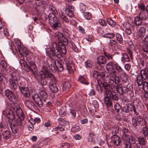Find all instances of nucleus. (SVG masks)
Here are the masks:
<instances>
[{
    "label": "nucleus",
    "instance_id": "obj_1",
    "mask_svg": "<svg viewBox=\"0 0 148 148\" xmlns=\"http://www.w3.org/2000/svg\"><path fill=\"white\" fill-rule=\"evenodd\" d=\"M55 37L61 42L59 43L58 45L57 44V47H58L59 51L63 54H65L66 51L65 45H68L69 43L68 39L64 36L60 32H58L57 34Z\"/></svg>",
    "mask_w": 148,
    "mask_h": 148
},
{
    "label": "nucleus",
    "instance_id": "obj_2",
    "mask_svg": "<svg viewBox=\"0 0 148 148\" xmlns=\"http://www.w3.org/2000/svg\"><path fill=\"white\" fill-rule=\"evenodd\" d=\"M10 87L12 89L14 90L18 88V84L21 81L20 79L19 74L18 72L14 71L11 75V78L9 80Z\"/></svg>",
    "mask_w": 148,
    "mask_h": 148
},
{
    "label": "nucleus",
    "instance_id": "obj_3",
    "mask_svg": "<svg viewBox=\"0 0 148 148\" xmlns=\"http://www.w3.org/2000/svg\"><path fill=\"white\" fill-rule=\"evenodd\" d=\"M101 86L103 87L106 95H108L110 99L115 101H117L119 100V95L117 94H113L111 91L112 90L113 92L115 90V86H112L111 88L108 84L105 83L102 84Z\"/></svg>",
    "mask_w": 148,
    "mask_h": 148
},
{
    "label": "nucleus",
    "instance_id": "obj_4",
    "mask_svg": "<svg viewBox=\"0 0 148 148\" xmlns=\"http://www.w3.org/2000/svg\"><path fill=\"white\" fill-rule=\"evenodd\" d=\"M51 47V48H48L46 50L47 55L50 58L56 56L58 58H60L62 56V54L58 48L57 44L54 42L52 43Z\"/></svg>",
    "mask_w": 148,
    "mask_h": 148
},
{
    "label": "nucleus",
    "instance_id": "obj_5",
    "mask_svg": "<svg viewBox=\"0 0 148 148\" xmlns=\"http://www.w3.org/2000/svg\"><path fill=\"white\" fill-rule=\"evenodd\" d=\"M16 113L18 118L15 123L18 126V127L21 128L24 126L25 125V122L24 121V114L22 110L20 108L17 109L16 111Z\"/></svg>",
    "mask_w": 148,
    "mask_h": 148
},
{
    "label": "nucleus",
    "instance_id": "obj_6",
    "mask_svg": "<svg viewBox=\"0 0 148 148\" xmlns=\"http://www.w3.org/2000/svg\"><path fill=\"white\" fill-rule=\"evenodd\" d=\"M26 59L28 62L25 70L27 72L31 71L33 74H34L37 70L35 63L34 62L30 61L29 58L26 57Z\"/></svg>",
    "mask_w": 148,
    "mask_h": 148
},
{
    "label": "nucleus",
    "instance_id": "obj_7",
    "mask_svg": "<svg viewBox=\"0 0 148 148\" xmlns=\"http://www.w3.org/2000/svg\"><path fill=\"white\" fill-rule=\"evenodd\" d=\"M26 83L24 82H20L18 84L19 89L21 93L25 97H28L30 96V93L29 88L25 87Z\"/></svg>",
    "mask_w": 148,
    "mask_h": 148
},
{
    "label": "nucleus",
    "instance_id": "obj_8",
    "mask_svg": "<svg viewBox=\"0 0 148 148\" xmlns=\"http://www.w3.org/2000/svg\"><path fill=\"white\" fill-rule=\"evenodd\" d=\"M133 88L132 85L127 83V84H125L123 83V95L125 93H129L130 94L133 92Z\"/></svg>",
    "mask_w": 148,
    "mask_h": 148
},
{
    "label": "nucleus",
    "instance_id": "obj_9",
    "mask_svg": "<svg viewBox=\"0 0 148 148\" xmlns=\"http://www.w3.org/2000/svg\"><path fill=\"white\" fill-rule=\"evenodd\" d=\"M32 98L34 101L38 106L40 107L43 106V103L41 98L37 94H34L32 96Z\"/></svg>",
    "mask_w": 148,
    "mask_h": 148
},
{
    "label": "nucleus",
    "instance_id": "obj_10",
    "mask_svg": "<svg viewBox=\"0 0 148 148\" xmlns=\"http://www.w3.org/2000/svg\"><path fill=\"white\" fill-rule=\"evenodd\" d=\"M47 62L49 68L53 72H55L56 71L55 67L56 60H54L53 59L49 58L48 59Z\"/></svg>",
    "mask_w": 148,
    "mask_h": 148
},
{
    "label": "nucleus",
    "instance_id": "obj_11",
    "mask_svg": "<svg viewBox=\"0 0 148 148\" xmlns=\"http://www.w3.org/2000/svg\"><path fill=\"white\" fill-rule=\"evenodd\" d=\"M67 7L65 9V12L68 16L71 17H72L74 16L73 12L74 11L73 6L72 5H70L69 4H67Z\"/></svg>",
    "mask_w": 148,
    "mask_h": 148
},
{
    "label": "nucleus",
    "instance_id": "obj_12",
    "mask_svg": "<svg viewBox=\"0 0 148 148\" xmlns=\"http://www.w3.org/2000/svg\"><path fill=\"white\" fill-rule=\"evenodd\" d=\"M5 95L11 101L17 99V97L16 96L13 92L10 90L7 89L5 90Z\"/></svg>",
    "mask_w": 148,
    "mask_h": 148
},
{
    "label": "nucleus",
    "instance_id": "obj_13",
    "mask_svg": "<svg viewBox=\"0 0 148 148\" xmlns=\"http://www.w3.org/2000/svg\"><path fill=\"white\" fill-rule=\"evenodd\" d=\"M146 30L145 28L144 27H140V28L138 30L136 35L138 39H141L143 38L145 34Z\"/></svg>",
    "mask_w": 148,
    "mask_h": 148
},
{
    "label": "nucleus",
    "instance_id": "obj_14",
    "mask_svg": "<svg viewBox=\"0 0 148 148\" xmlns=\"http://www.w3.org/2000/svg\"><path fill=\"white\" fill-rule=\"evenodd\" d=\"M49 23L51 26L55 29L59 27L60 25L57 18H54Z\"/></svg>",
    "mask_w": 148,
    "mask_h": 148
},
{
    "label": "nucleus",
    "instance_id": "obj_15",
    "mask_svg": "<svg viewBox=\"0 0 148 148\" xmlns=\"http://www.w3.org/2000/svg\"><path fill=\"white\" fill-rule=\"evenodd\" d=\"M140 75L142 76L143 79L144 81L148 82V70L147 69H142L141 70L140 72Z\"/></svg>",
    "mask_w": 148,
    "mask_h": 148
},
{
    "label": "nucleus",
    "instance_id": "obj_16",
    "mask_svg": "<svg viewBox=\"0 0 148 148\" xmlns=\"http://www.w3.org/2000/svg\"><path fill=\"white\" fill-rule=\"evenodd\" d=\"M18 51L21 56L22 57L23 56V57H25V58H26V57L29 58L28 56H26L28 55L29 54V52L26 48L24 47H22V48L20 49Z\"/></svg>",
    "mask_w": 148,
    "mask_h": 148
},
{
    "label": "nucleus",
    "instance_id": "obj_17",
    "mask_svg": "<svg viewBox=\"0 0 148 148\" xmlns=\"http://www.w3.org/2000/svg\"><path fill=\"white\" fill-rule=\"evenodd\" d=\"M47 79V80L49 81V83H53L56 81V78L51 73H49L46 74L44 76Z\"/></svg>",
    "mask_w": 148,
    "mask_h": 148
},
{
    "label": "nucleus",
    "instance_id": "obj_18",
    "mask_svg": "<svg viewBox=\"0 0 148 148\" xmlns=\"http://www.w3.org/2000/svg\"><path fill=\"white\" fill-rule=\"evenodd\" d=\"M49 88L52 92L54 93H57L58 90V87L55 84L49 83Z\"/></svg>",
    "mask_w": 148,
    "mask_h": 148
},
{
    "label": "nucleus",
    "instance_id": "obj_19",
    "mask_svg": "<svg viewBox=\"0 0 148 148\" xmlns=\"http://www.w3.org/2000/svg\"><path fill=\"white\" fill-rule=\"evenodd\" d=\"M121 76L122 81L123 83H129L128 75L125 71L121 74Z\"/></svg>",
    "mask_w": 148,
    "mask_h": 148
},
{
    "label": "nucleus",
    "instance_id": "obj_20",
    "mask_svg": "<svg viewBox=\"0 0 148 148\" xmlns=\"http://www.w3.org/2000/svg\"><path fill=\"white\" fill-rule=\"evenodd\" d=\"M78 81L81 84L85 85H88L89 84V83L87 81L86 77L84 75L79 76Z\"/></svg>",
    "mask_w": 148,
    "mask_h": 148
},
{
    "label": "nucleus",
    "instance_id": "obj_21",
    "mask_svg": "<svg viewBox=\"0 0 148 148\" xmlns=\"http://www.w3.org/2000/svg\"><path fill=\"white\" fill-rule=\"evenodd\" d=\"M63 65L62 64V61L58 60H56L55 67L59 71H62L63 70Z\"/></svg>",
    "mask_w": 148,
    "mask_h": 148
},
{
    "label": "nucleus",
    "instance_id": "obj_22",
    "mask_svg": "<svg viewBox=\"0 0 148 148\" xmlns=\"http://www.w3.org/2000/svg\"><path fill=\"white\" fill-rule=\"evenodd\" d=\"M97 82L98 84L100 86V87H103V86H101V85L102 84H103L104 83H105L108 84L109 86L111 87L112 86H114L113 85V84L114 83V80L112 79H109L108 81V83H106L105 82H102L100 80H97Z\"/></svg>",
    "mask_w": 148,
    "mask_h": 148
},
{
    "label": "nucleus",
    "instance_id": "obj_23",
    "mask_svg": "<svg viewBox=\"0 0 148 148\" xmlns=\"http://www.w3.org/2000/svg\"><path fill=\"white\" fill-rule=\"evenodd\" d=\"M115 62L113 61L108 62L106 65V68L107 71H112L114 69V64Z\"/></svg>",
    "mask_w": 148,
    "mask_h": 148
},
{
    "label": "nucleus",
    "instance_id": "obj_24",
    "mask_svg": "<svg viewBox=\"0 0 148 148\" xmlns=\"http://www.w3.org/2000/svg\"><path fill=\"white\" fill-rule=\"evenodd\" d=\"M112 139L115 145L118 146L120 145L121 143L120 139L117 135L113 136Z\"/></svg>",
    "mask_w": 148,
    "mask_h": 148
},
{
    "label": "nucleus",
    "instance_id": "obj_25",
    "mask_svg": "<svg viewBox=\"0 0 148 148\" xmlns=\"http://www.w3.org/2000/svg\"><path fill=\"white\" fill-rule=\"evenodd\" d=\"M136 119L138 125H140L141 126L146 125V121L145 120H143L141 116H137Z\"/></svg>",
    "mask_w": 148,
    "mask_h": 148
},
{
    "label": "nucleus",
    "instance_id": "obj_26",
    "mask_svg": "<svg viewBox=\"0 0 148 148\" xmlns=\"http://www.w3.org/2000/svg\"><path fill=\"white\" fill-rule=\"evenodd\" d=\"M58 130H59L61 131H63L65 130V127L64 125H60L57 127L53 128L52 130V132L56 131L55 133L53 134V135H55L58 133L57 132Z\"/></svg>",
    "mask_w": 148,
    "mask_h": 148
},
{
    "label": "nucleus",
    "instance_id": "obj_27",
    "mask_svg": "<svg viewBox=\"0 0 148 148\" xmlns=\"http://www.w3.org/2000/svg\"><path fill=\"white\" fill-rule=\"evenodd\" d=\"M122 57L121 58V60L123 63L129 62L130 61V58L128 55L126 53L122 54Z\"/></svg>",
    "mask_w": 148,
    "mask_h": 148
},
{
    "label": "nucleus",
    "instance_id": "obj_28",
    "mask_svg": "<svg viewBox=\"0 0 148 148\" xmlns=\"http://www.w3.org/2000/svg\"><path fill=\"white\" fill-rule=\"evenodd\" d=\"M110 98L109 97V96L108 95H106L104 97V103L108 107L111 106L112 105V102L110 100Z\"/></svg>",
    "mask_w": 148,
    "mask_h": 148
},
{
    "label": "nucleus",
    "instance_id": "obj_29",
    "mask_svg": "<svg viewBox=\"0 0 148 148\" xmlns=\"http://www.w3.org/2000/svg\"><path fill=\"white\" fill-rule=\"evenodd\" d=\"M40 97L45 102V101L48 99V96L47 93L44 90H41L40 92Z\"/></svg>",
    "mask_w": 148,
    "mask_h": 148
},
{
    "label": "nucleus",
    "instance_id": "obj_30",
    "mask_svg": "<svg viewBox=\"0 0 148 148\" xmlns=\"http://www.w3.org/2000/svg\"><path fill=\"white\" fill-rule=\"evenodd\" d=\"M97 62L99 65L104 64L106 63V58L103 56H99L97 58Z\"/></svg>",
    "mask_w": 148,
    "mask_h": 148
},
{
    "label": "nucleus",
    "instance_id": "obj_31",
    "mask_svg": "<svg viewBox=\"0 0 148 148\" xmlns=\"http://www.w3.org/2000/svg\"><path fill=\"white\" fill-rule=\"evenodd\" d=\"M114 107L115 111L118 113L120 114L122 113L123 111L122 109L121 106L118 103H116L115 104Z\"/></svg>",
    "mask_w": 148,
    "mask_h": 148
},
{
    "label": "nucleus",
    "instance_id": "obj_32",
    "mask_svg": "<svg viewBox=\"0 0 148 148\" xmlns=\"http://www.w3.org/2000/svg\"><path fill=\"white\" fill-rule=\"evenodd\" d=\"M116 88L118 92L121 95H123V84L122 86L120 83L116 84Z\"/></svg>",
    "mask_w": 148,
    "mask_h": 148
},
{
    "label": "nucleus",
    "instance_id": "obj_33",
    "mask_svg": "<svg viewBox=\"0 0 148 148\" xmlns=\"http://www.w3.org/2000/svg\"><path fill=\"white\" fill-rule=\"evenodd\" d=\"M114 69L121 74L123 72H125L122 68L116 62H115L114 64Z\"/></svg>",
    "mask_w": 148,
    "mask_h": 148
},
{
    "label": "nucleus",
    "instance_id": "obj_34",
    "mask_svg": "<svg viewBox=\"0 0 148 148\" xmlns=\"http://www.w3.org/2000/svg\"><path fill=\"white\" fill-rule=\"evenodd\" d=\"M131 124L133 128L136 129L137 128L138 125L137 119L134 116L132 117V118Z\"/></svg>",
    "mask_w": 148,
    "mask_h": 148
},
{
    "label": "nucleus",
    "instance_id": "obj_35",
    "mask_svg": "<svg viewBox=\"0 0 148 148\" xmlns=\"http://www.w3.org/2000/svg\"><path fill=\"white\" fill-rule=\"evenodd\" d=\"M115 36L119 43L122 44L123 43V40L122 36L119 33H116Z\"/></svg>",
    "mask_w": 148,
    "mask_h": 148
},
{
    "label": "nucleus",
    "instance_id": "obj_36",
    "mask_svg": "<svg viewBox=\"0 0 148 148\" xmlns=\"http://www.w3.org/2000/svg\"><path fill=\"white\" fill-rule=\"evenodd\" d=\"M138 144L144 146L146 144V140L142 136H139L138 138Z\"/></svg>",
    "mask_w": 148,
    "mask_h": 148
},
{
    "label": "nucleus",
    "instance_id": "obj_37",
    "mask_svg": "<svg viewBox=\"0 0 148 148\" xmlns=\"http://www.w3.org/2000/svg\"><path fill=\"white\" fill-rule=\"evenodd\" d=\"M144 81V79H143L140 75L137 76L136 78V82L138 86H142Z\"/></svg>",
    "mask_w": 148,
    "mask_h": 148
},
{
    "label": "nucleus",
    "instance_id": "obj_38",
    "mask_svg": "<svg viewBox=\"0 0 148 148\" xmlns=\"http://www.w3.org/2000/svg\"><path fill=\"white\" fill-rule=\"evenodd\" d=\"M2 135L6 139H8L10 137L11 134L10 132L7 130H5L2 134Z\"/></svg>",
    "mask_w": 148,
    "mask_h": 148
},
{
    "label": "nucleus",
    "instance_id": "obj_39",
    "mask_svg": "<svg viewBox=\"0 0 148 148\" xmlns=\"http://www.w3.org/2000/svg\"><path fill=\"white\" fill-rule=\"evenodd\" d=\"M142 23V20L138 16L135 17L134 23L136 25H140Z\"/></svg>",
    "mask_w": 148,
    "mask_h": 148
},
{
    "label": "nucleus",
    "instance_id": "obj_40",
    "mask_svg": "<svg viewBox=\"0 0 148 148\" xmlns=\"http://www.w3.org/2000/svg\"><path fill=\"white\" fill-rule=\"evenodd\" d=\"M25 104L29 108H32L34 105V103L30 100H26L25 101Z\"/></svg>",
    "mask_w": 148,
    "mask_h": 148
},
{
    "label": "nucleus",
    "instance_id": "obj_41",
    "mask_svg": "<svg viewBox=\"0 0 148 148\" xmlns=\"http://www.w3.org/2000/svg\"><path fill=\"white\" fill-rule=\"evenodd\" d=\"M142 20H145L147 18L146 13L143 11L140 12L138 16Z\"/></svg>",
    "mask_w": 148,
    "mask_h": 148
},
{
    "label": "nucleus",
    "instance_id": "obj_42",
    "mask_svg": "<svg viewBox=\"0 0 148 148\" xmlns=\"http://www.w3.org/2000/svg\"><path fill=\"white\" fill-rule=\"evenodd\" d=\"M7 117L11 120H13L15 118L14 115L12 111H10L7 114Z\"/></svg>",
    "mask_w": 148,
    "mask_h": 148
},
{
    "label": "nucleus",
    "instance_id": "obj_43",
    "mask_svg": "<svg viewBox=\"0 0 148 148\" xmlns=\"http://www.w3.org/2000/svg\"><path fill=\"white\" fill-rule=\"evenodd\" d=\"M21 58L20 59L19 62L21 66L23 67V68L25 69V67L26 66V65H27L28 61H27V62H25V60H24L25 58L24 57L23 58L22 56H21Z\"/></svg>",
    "mask_w": 148,
    "mask_h": 148
},
{
    "label": "nucleus",
    "instance_id": "obj_44",
    "mask_svg": "<svg viewBox=\"0 0 148 148\" xmlns=\"http://www.w3.org/2000/svg\"><path fill=\"white\" fill-rule=\"evenodd\" d=\"M106 21L108 24L112 27H114L116 25V23L110 18H107Z\"/></svg>",
    "mask_w": 148,
    "mask_h": 148
},
{
    "label": "nucleus",
    "instance_id": "obj_45",
    "mask_svg": "<svg viewBox=\"0 0 148 148\" xmlns=\"http://www.w3.org/2000/svg\"><path fill=\"white\" fill-rule=\"evenodd\" d=\"M119 127L117 126L114 127L112 131V133L113 136L116 135V134L119 133Z\"/></svg>",
    "mask_w": 148,
    "mask_h": 148
},
{
    "label": "nucleus",
    "instance_id": "obj_46",
    "mask_svg": "<svg viewBox=\"0 0 148 148\" xmlns=\"http://www.w3.org/2000/svg\"><path fill=\"white\" fill-rule=\"evenodd\" d=\"M115 36V34L113 33H108L104 34L103 36L104 38L109 39H112Z\"/></svg>",
    "mask_w": 148,
    "mask_h": 148
},
{
    "label": "nucleus",
    "instance_id": "obj_47",
    "mask_svg": "<svg viewBox=\"0 0 148 148\" xmlns=\"http://www.w3.org/2000/svg\"><path fill=\"white\" fill-rule=\"evenodd\" d=\"M10 127L13 133H15L16 132V131L18 128V126L16 124H14L13 125H10Z\"/></svg>",
    "mask_w": 148,
    "mask_h": 148
},
{
    "label": "nucleus",
    "instance_id": "obj_48",
    "mask_svg": "<svg viewBox=\"0 0 148 148\" xmlns=\"http://www.w3.org/2000/svg\"><path fill=\"white\" fill-rule=\"evenodd\" d=\"M141 132L145 137L148 136V128L145 127H143Z\"/></svg>",
    "mask_w": 148,
    "mask_h": 148
},
{
    "label": "nucleus",
    "instance_id": "obj_49",
    "mask_svg": "<svg viewBox=\"0 0 148 148\" xmlns=\"http://www.w3.org/2000/svg\"><path fill=\"white\" fill-rule=\"evenodd\" d=\"M70 45H71L72 49L76 52H78V50L75 43L73 41H71L69 43Z\"/></svg>",
    "mask_w": 148,
    "mask_h": 148
},
{
    "label": "nucleus",
    "instance_id": "obj_50",
    "mask_svg": "<svg viewBox=\"0 0 148 148\" xmlns=\"http://www.w3.org/2000/svg\"><path fill=\"white\" fill-rule=\"evenodd\" d=\"M142 85L144 90L145 92H148V82L144 81Z\"/></svg>",
    "mask_w": 148,
    "mask_h": 148
},
{
    "label": "nucleus",
    "instance_id": "obj_51",
    "mask_svg": "<svg viewBox=\"0 0 148 148\" xmlns=\"http://www.w3.org/2000/svg\"><path fill=\"white\" fill-rule=\"evenodd\" d=\"M15 43L16 46H17L18 51L23 47V45L21 42L18 40H15Z\"/></svg>",
    "mask_w": 148,
    "mask_h": 148
},
{
    "label": "nucleus",
    "instance_id": "obj_52",
    "mask_svg": "<svg viewBox=\"0 0 148 148\" xmlns=\"http://www.w3.org/2000/svg\"><path fill=\"white\" fill-rule=\"evenodd\" d=\"M80 130V127L76 125H74L71 128L72 131L74 132H78Z\"/></svg>",
    "mask_w": 148,
    "mask_h": 148
},
{
    "label": "nucleus",
    "instance_id": "obj_53",
    "mask_svg": "<svg viewBox=\"0 0 148 148\" xmlns=\"http://www.w3.org/2000/svg\"><path fill=\"white\" fill-rule=\"evenodd\" d=\"M85 18L87 20H90L92 18V15L90 13L88 12H86L84 14Z\"/></svg>",
    "mask_w": 148,
    "mask_h": 148
},
{
    "label": "nucleus",
    "instance_id": "obj_54",
    "mask_svg": "<svg viewBox=\"0 0 148 148\" xmlns=\"http://www.w3.org/2000/svg\"><path fill=\"white\" fill-rule=\"evenodd\" d=\"M64 65H66V69L69 71L72 69V67H74L73 64V63L70 64V63H67V62H66Z\"/></svg>",
    "mask_w": 148,
    "mask_h": 148
},
{
    "label": "nucleus",
    "instance_id": "obj_55",
    "mask_svg": "<svg viewBox=\"0 0 148 148\" xmlns=\"http://www.w3.org/2000/svg\"><path fill=\"white\" fill-rule=\"evenodd\" d=\"M129 137L127 134H123L122 136V139L123 143H125L126 142H128Z\"/></svg>",
    "mask_w": 148,
    "mask_h": 148
},
{
    "label": "nucleus",
    "instance_id": "obj_56",
    "mask_svg": "<svg viewBox=\"0 0 148 148\" xmlns=\"http://www.w3.org/2000/svg\"><path fill=\"white\" fill-rule=\"evenodd\" d=\"M118 44L117 42L114 40L111 39L110 40V42L109 44V45L113 47H116Z\"/></svg>",
    "mask_w": 148,
    "mask_h": 148
},
{
    "label": "nucleus",
    "instance_id": "obj_57",
    "mask_svg": "<svg viewBox=\"0 0 148 148\" xmlns=\"http://www.w3.org/2000/svg\"><path fill=\"white\" fill-rule=\"evenodd\" d=\"M128 141L132 145L136 143L135 138L133 136H130L129 137Z\"/></svg>",
    "mask_w": 148,
    "mask_h": 148
},
{
    "label": "nucleus",
    "instance_id": "obj_58",
    "mask_svg": "<svg viewBox=\"0 0 148 148\" xmlns=\"http://www.w3.org/2000/svg\"><path fill=\"white\" fill-rule=\"evenodd\" d=\"M86 6L83 3H81L80 5V10L82 13H83L86 9Z\"/></svg>",
    "mask_w": 148,
    "mask_h": 148
},
{
    "label": "nucleus",
    "instance_id": "obj_59",
    "mask_svg": "<svg viewBox=\"0 0 148 148\" xmlns=\"http://www.w3.org/2000/svg\"><path fill=\"white\" fill-rule=\"evenodd\" d=\"M57 18L56 17L53 13H50L48 15L49 22L53 20L54 18Z\"/></svg>",
    "mask_w": 148,
    "mask_h": 148
},
{
    "label": "nucleus",
    "instance_id": "obj_60",
    "mask_svg": "<svg viewBox=\"0 0 148 148\" xmlns=\"http://www.w3.org/2000/svg\"><path fill=\"white\" fill-rule=\"evenodd\" d=\"M46 3V1L44 0H39L36 2V5L38 6H42Z\"/></svg>",
    "mask_w": 148,
    "mask_h": 148
},
{
    "label": "nucleus",
    "instance_id": "obj_61",
    "mask_svg": "<svg viewBox=\"0 0 148 148\" xmlns=\"http://www.w3.org/2000/svg\"><path fill=\"white\" fill-rule=\"evenodd\" d=\"M30 122L32 124H35L36 123H38L40 121L38 118H36L34 119H32L30 120Z\"/></svg>",
    "mask_w": 148,
    "mask_h": 148
},
{
    "label": "nucleus",
    "instance_id": "obj_62",
    "mask_svg": "<svg viewBox=\"0 0 148 148\" xmlns=\"http://www.w3.org/2000/svg\"><path fill=\"white\" fill-rule=\"evenodd\" d=\"M143 51L148 54V44L144 42L142 47Z\"/></svg>",
    "mask_w": 148,
    "mask_h": 148
},
{
    "label": "nucleus",
    "instance_id": "obj_63",
    "mask_svg": "<svg viewBox=\"0 0 148 148\" xmlns=\"http://www.w3.org/2000/svg\"><path fill=\"white\" fill-rule=\"evenodd\" d=\"M41 72H42L44 76L46 74L49 73L47 68L45 66H42Z\"/></svg>",
    "mask_w": 148,
    "mask_h": 148
},
{
    "label": "nucleus",
    "instance_id": "obj_64",
    "mask_svg": "<svg viewBox=\"0 0 148 148\" xmlns=\"http://www.w3.org/2000/svg\"><path fill=\"white\" fill-rule=\"evenodd\" d=\"M63 87L66 90L69 89L71 87V85L69 83L67 82H65L63 84Z\"/></svg>",
    "mask_w": 148,
    "mask_h": 148
}]
</instances>
